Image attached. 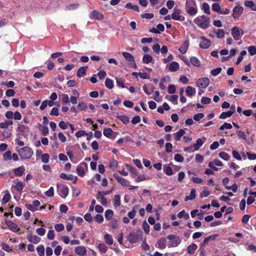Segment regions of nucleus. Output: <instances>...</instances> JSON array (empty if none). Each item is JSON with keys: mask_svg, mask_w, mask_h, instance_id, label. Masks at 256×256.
<instances>
[{"mask_svg": "<svg viewBox=\"0 0 256 256\" xmlns=\"http://www.w3.org/2000/svg\"><path fill=\"white\" fill-rule=\"evenodd\" d=\"M194 22L201 28L206 29L209 26L210 19L208 16L202 15L196 17Z\"/></svg>", "mask_w": 256, "mask_h": 256, "instance_id": "1", "label": "nucleus"}, {"mask_svg": "<svg viewBox=\"0 0 256 256\" xmlns=\"http://www.w3.org/2000/svg\"><path fill=\"white\" fill-rule=\"evenodd\" d=\"M186 11L190 16H194L198 12V8L194 0H186Z\"/></svg>", "mask_w": 256, "mask_h": 256, "instance_id": "2", "label": "nucleus"}, {"mask_svg": "<svg viewBox=\"0 0 256 256\" xmlns=\"http://www.w3.org/2000/svg\"><path fill=\"white\" fill-rule=\"evenodd\" d=\"M17 152L20 158L23 160L30 158L34 154L32 150L28 146L23 147L17 150Z\"/></svg>", "mask_w": 256, "mask_h": 256, "instance_id": "3", "label": "nucleus"}, {"mask_svg": "<svg viewBox=\"0 0 256 256\" xmlns=\"http://www.w3.org/2000/svg\"><path fill=\"white\" fill-rule=\"evenodd\" d=\"M57 189L58 194L62 198H66L68 194V188L65 185L58 184Z\"/></svg>", "mask_w": 256, "mask_h": 256, "instance_id": "4", "label": "nucleus"}, {"mask_svg": "<svg viewBox=\"0 0 256 256\" xmlns=\"http://www.w3.org/2000/svg\"><path fill=\"white\" fill-rule=\"evenodd\" d=\"M206 138L205 137H203L202 138H198L196 142L192 146L188 147L184 149V151H191L190 149L193 147L194 148V150H198L204 144V143L206 142ZM193 152L194 150H192Z\"/></svg>", "mask_w": 256, "mask_h": 256, "instance_id": "5", "label": "nucleus"}, {"mask_svg": "<svg viewBox=\"0 0 256 256\" xmlns=\"http://www.w3.org/2000/svg\"><path fill=\"white\" fill-rule=\"evenodd\" d=\"M244 32L242 30L238 27L234 26L232 29V35L236 40H240Z\"/></svg>", "mask_w": 256, "mask_h": 256, "instance_id": "6", "label": "nucleus"}, {"mask_svg": "<svg viewBox=\"0 0 256 256\" xmlns=\"http://www.w3.org/2000/svg\"><path fill=\"white\" fill-rule=\"evenodd\" d=\"M182 10L180 9L174 8V12L171 15V18L172 20H178L180 22L184 21L185 18L180 14Z\"/></svg>", "mask_w": 256, "mask_h": 256, "instance_id": "7", "label": "nucleus"}, {"mask_svg": "<svg viewBox=\"0 0 256 256\" xmlns=\"http://www.w3.org/2000/svg\"><path fill=\"white\" fill-rule=\"evenodd\" d=\"M210 83V80L208 78H199L196 82V86L199 88H206Z\"/></svg>", "mask_w": 256, "mask_h": 256, "instance_id": "8", "label": "nucleus"}, {"mask_svg": "<svg viewBox=\"0 0 256 256\" xmlns=\"http://www.w3.org/2000/svg\"><path fill=\"white\" fill-rule=\"evenodd\" d=\"M88 169V164L86 162H82L76 168V174L82 177L85 174V170Z\"/></svg>", "mask_w": 256, "mask_h": 256, "instance_id": "9", "label": "nucleus"}, {"mask_svg": "<svg viewBox=\"0 0 256 256\" xmlns=\"http://www.w3.org/2000/svg\"><path fill=\"white\" fill-rule=\"evenodd\" d=\"M243 10V7L239 4H237L232 10V17L234 18L235 20L238 18L242 14Z\"/></svg>", "mask_w": 256, "mask_h": 256, "instance_id": "10", "label": "nucleus"}, {"mask_svg": "<svg viewBox=\"0 0 256 256\" xmlns=\"http://www.w3.org/2000/svg\"><path fill=\"white\" fill-rule=\"evenodd\" d=\"M40 202L39 200H34L33 201L32 204H26V206L28 210L32 212H34L38 210V208L40 206Z\"/></svg>", "mask_w": 256, "mask_h": 256, "instance_id": "11", "label": "nucleus"}, {"mask_svg": "<svg viewBox=\"0 0 256 256\" xmlns=\"http://www.w3.org/2000/svg\"><path fill=\"white\" fill-rule=\"evenodd\" d=\"M103 134L106 137L112 140H114L116 133L114 132L110 128H106L104 130Z\"/></svg>", "mask_w": 256, "mask_h": 256, "instance_id": "12", "label": "nucleus"}, {"mask_svg": "<svg viewBox=\"0 0 256 256\" xmlns=\"http://www.w3.org/2000/svg\"><path fill=\"white\" fill-rule=\"evenodd\" d=\"M90 19L102 20L104 18L103 14L98 10H93L89 14Z\"/></svg>", "mask_w": 256, "mask_h": 256, "instance_id": "13", "label": "nucleus"}, {"mask_svg": "<svg viewBox=\"0 0 256 256\" xmlns=\"http://www.w3.org/2000/svg\"><path fill=\"white\" fill-rule=\"evenodd\" d=\"M168 240H170L169 247H176L180 244L179 238L174 235H169L168 236Z\"/></svg>", "mask_w": 256, "mask_h": 256, "instance_id": "14", "label": "nucleus"}, {"mask_svg": "<svg viewBox=\"0 0 256 256\" xmlns=\"http://www.w3.org/2000/svg\"><path fill=\"white\" fill-rule=\"evenodd\" d=\"M60 177L63 179L66 180H71L72 182L74 184H76L77 181V177L76 176H74L72 174H66L64 173H61L60 174Z\"/></svg>", "mask_w": 256, "mask_h": 256, "instance_id": "15", "label": "nucleus"}, {"mask_svg": "<svg viewBox=\"0 0 256 256\" xmlns=\"http://www.w3.org/2000/svg\"><path fill=\"white\" fill-rule=\"evenodd\" d=\"M200 39L202 41L200 43V46L202 48H208L210 46L211 42L209 40L204 36H201Z\"/></svg>", "mask_w": 256, "mask_h": 256, "instance_id": "16", "label": "nucleus"}, {"mask_svg": "<svg viewBox=\"0 0 256 256\" xmlns=\"http://www.w3.org/2000/svg\"><path fill=\"white\" fill-rule=\"evenodd\" d=\"M113 176L118 181V182L122 186H128V180L120 176L118 174H113Z\"/></svg>", "mask_w": 256, "mask_h": 256, "instance_id": "17", "label": "nucleus"}, {"mask_svg": "<svg viewBox=\"0 0 256 256\" xmlns=\"http://www.w3.org/2000/svg\"><path fill=\"white\" fill-rule=\"evenodd\" d=\"M74 252L77 254L84 256L86 254L87 250L84 246H78L75 248Z\"/></svg>", "mask_w": 256, "mask_h": 256, "instance_id": "18", "label": "nucleus"}, {"mask_svg": "<svg viewBox=\"0 0 256 256\" xmlns=\"http://www.w3.org/2000/svg\"><path fill=\"white\" fill-rule=\"evenodd\" d=\"M168 67L169 70L172 72H176L180 69V65L178 63L176 62H172Z\"/></svg>", "mask_w": 256, "mask_h": 256, "instance_id": "19", "label": "nucleus"}, {"mask_svg": "<svg viewBox=\"0 0 256 256\" xmlns=\"http://www.w3.org/2000/svg\"><path fill=\"white\" fill-rule=\"evenodd\" d=\"M6 224L8 228L14 232H17L20 230L18 226L14 222L10 220L6 222Z\"/></svg>", "mask_w": 256, "mask_h": 256, "instance_id": "20", "label": "nucleus"}, {"mask_svg": "<svg viewBox=\"0 0 256 256\" xmlns=\"http://www.w3.org/2000/svg\"><path fill=\"white\" fill-rule=\"evenodd\" d=\"M189 44V40H186L182 45L179 48V51L182 54L186 53L188 48Z\"/></svg>", "mask_w": 256, "mask_h": 256, "instance_id": "21", "label": "nucleus"}, {"mask_svg": "<svg viewBox=\"0 0 256 256\" xmlns=\"http://www.w3.org/2000/svg\"><path fill=\"white\" fill-rule=\"evenodd\" d=\"M24 171L25 168L24 166H20L14 170V172L15 176H22L24 174Z\"/></svg>", "mask_w": 256, "mask_h": 256, "instance_id": "22", "label": "nucleus"}, {"mask_svg": "<svg viewBox=\"0 0 256 256\" xmlns=\"http://www.w3.org/2000/svg\"><path fill=\"white\" fill-rule=\"evenodd\" d=\"M185 133L186 132L184 130H180L178 132L174 134V140L176 141H180L181 138L184 136Z\"/></svg>", "mask_w": 256, "mask_h": 256, "instance_id": "23", "label": "nucleus"}, {"mask_svg": "<svg viewBox=\"0 0 256 256\" xmlns=\"http://www.w3.org/2000/svg\"><path fill=\"white\" fill-rule=\"evenodd\" d=\"M186 92L188 96H192L195 95L196 93V88L194 87L188 86L186 90Z\"/></svg>", "mask_w": 256, "mask_h": 256, "instance_id": "24", "label": "nucleus"}, {"mask_svg": "<svg viewBox=\"0 0 256 256\" xmlns=\"http://www.w3.org/2000/svg\"><path fill=\"white\" fill-rule=\"evenodd\" d=\"M87 66H82L77 71L76 75L78 77L81 78L84 75L86 74V72L88 68Z\"/></svg>", "mask_w": 256, "mask_h": 256, "instance_id": "25", "label": "nucleus"}, {"mask_svg": "<svg viewBox=\"0 0 256 256\" xmlns=\"http://www.w3.org/2000/svg\"><path fill=\"white\" fill-rule=\"evenodd\" d=\"M29 242L34 244H38L40 242V238L36 235H30L28 236Z\"/></svg>", "mask_w": 256, "mask_h": 256, "instance_id": "26", "label": "nucleus"}, {"mask_svg": "<svg viewBox=\"0 0 256 256\" xmlns=\"http://www.w3.org/2000/svg\"><path fill=\"white\" fill-rule=\"evenodd\" d=\"M190 63L194 66L200 67L201 62L199 60L196 56H192L190 58Z\"/></svg>", "mask_w": 256, "mask_h": 256, "instance_id": "27", "label": "nucleus"}, {"mask_svg": "<svg viewBox=\"0 0 256 256\" xmlns=\"http://www.w3.org/2000/svg\"><path fill=\"white\" fill-rule=\"evenodd\" d=\"M124 58L128 62H134V56L130 53L126 52H122V53Z\"/></svg>", "mask_w": 256, "mask_h": 256, "instance_id": "28", "label": "nucleus"}, {"mask_svg": "<svg viewBox=\"0 0 256 256\" xmlns=\"http://www.w3.org/2000/svg\"><path fill=\"white\" fill-rule=\"evenodd\" d=\"M96 198L98 200L100 199V203L103 206H106L107 204V200L105 196L103 194H100V192H98L96 195Z\"/></svg>", "mask_w": 256, "mask_h": 256, "instance_id": "29", "label": "nucleus"}, {"mask_svg": "<svg viewBox=\"0 0 256 256\" xmlns=\"http://www.w3.org/2000/svg\"><path fill=\"white\" fill-rule=\"evenodd\" d=\"M24 186V184L22 181H18L14 186L15 189L20 192Z\"/></svg>", "mask_w": 256, "mask_h": 256, "instance_id": "30", "label": "nucleus"}, {"mask_svg": "<svg viewBox=\"0 0 256 256\" xmlns=\"http://www.w3.org/2000/svg\"><path fill=\"white\" fill-rule=\"evenodd\" d=\"M10 198L11 196L10 194L8 192H6V194H4L3 198L2 200V204H5L10 201Z\"/></svg>", "mask_w": 256, "mask_h": 256, "instance_id": "31", "label": "nucleus"}, {"mask_svg": "<svg viewBox=\"0 0 256 256\" xmlns=\"http://www.w3.org/2000/svg\"><path fill=\"white\" fill-rule=\"evenodd\" d=\"M116 118H118L120 121L124 124H127L130 122V118L128 117L125 115H119L117 116Z\"/></svg>", "mask_w": 256, "mask_h": 256, "instance_id": "32", "label": "nucleus"}, {"mask_svg": "<svg viewBox=\"0 0 256 256\" xmlns=\"http://www.w3.org/2000/svg\"><path fill=\"white\" fill-rule=\"evenodd\" d=\"M166 240L164 238H160L158 240V248L160 249H164L166 248Z\"/></svg>", "mask_w": 256, "mask_h": 256, "instance_id": "33", "label": "nucleus"}, {"mask_svg": "<svg viewBox=\"0 0 256 256\" xmlns=\"http://www.w3.org/2000/svg\"><path fill=\"white\" fill-rule=\"evenodd\" d=\"M233 113L234 112L231 110L227 112H223L220 114L219 118L220 119H226L231 116Z\"/></svg>", "mask_w": 256, "mask_h": 256, "instance_id": "34", "label": "nucleus"}, {"mask_svg": "<svg viewBox=\"0 0 256 256\" xmlns=\"http://www.w3.org/2000/svg\"><path fill=\"white\" fill-rule=\"evenodd\" d=\"M170 76H166L162 78L160 82V87L162 90H164L166 88L164 82H166V81H169L170 80Z\"/></svg>", "mask_w": 256, "mask_h": 256, "instance_id": "35", "label": "nucleus"}, {"mask_svg": "<svg viewBox=\"0 0 256 256\" xmlns=\"http://www.w3.org/2000/svg\"><path fill=\"white\" fill-rule=\"evenodd\" d=\"M79 6V4L78 3H75L73 4H70L66 6L65 7L66 10H72L77 9Z\"/></svg>", "mask_w": 256, "mask_h": 256, "instance_id": "36", "label": "nucleus"}, {"mask_svg": "<svg viewBox=\"0 0 256 256\" xmlns=\"http://www.w3.org/2000/svg\"><path fill=\"white\" fill-rule=\"evenodd\" d=\"M196 192L195 189H192L190 191V195L185 198V201L194 200L196 197Z\"/></svg>", "mask_w": 256, "mask_h": 256, "instance_id": "37", "label": "nucleus"}, {"mask_svg": "<svg viewBox=\"0 0 256 256\" xmlns=\"http://www.w3.org/2000/svg\"><path fill=\"white\" fill-rule=\"evenodd\" d=\"M198 246L195 244H192L188 248L187 252L188 253L193 254L197 249Z\"/></svg>", "mask_w": 256, "mask_h": 256, "instance_id": "38", "label": "nucleus"}, {"mask_svg": "<svg viewBox=\"0 0 256 256\" xmlns=\"http://www.w3.org/2000/svg\"><path fill=\"white\" fill-rule=\"evenodd\" d=\"M13 124V122L12 120H6L4 122L0 123V128H6L9 126Z\"/></svg>", "mask_w": 256, "mask_h": 256, "instance_id": "39", "label": "nucleus"}, {"mask_svg": "<svg viewBox=\"0 0 256 256\" xmlns=\"http://www.w3.org/2000/svg\"><path fill=\"white\" fill-rule=\"evenodd\" d=\"M120 204V196L119 194H116L114 197V206L118 207Z\"/></svg>", "mask_w": 256, "mask_h": 256, "instance_id": "40", "label": "nucleus"}, {"mask_svg": "<svg viewBox=\"0 0 256 256\" xmlns=\"http://www.w3.org/2000/svg\"><path fill=\"white\" fill-rule=\"evenodd\" d=\"M104 238L106 242L109 245H111L113 244V239L111 235L106 234L104 236Z\"/></svg>", "mask_w": 256, "mask_h": 256, "instance_id": "41", "label": "nucleus"}, {"mask_svg": "<svg viewBox=\"0 0 256 256\" xmlns=\"http://www.w3.org/2000/svg\"><path fill=\"white\" fill-rule=\"evenodd\" d=\"M152 57L149 54H146L142 58V62L145 64H149L152 62Z\"/></svg>", "mask_w": 256, "mask_h": 256, "instance_id": "42", "label": "nucleus"}, {"mask_svg": "<svg viewBox=\"0 0 256 256\" xmlns=\"http://www.w3.org/2000/svg\"><path fill=\"white\" fill-rule=\"evenodd\" d=\"M164 171L168 176H172L173 174L172 168L167 165L164 166Z\"/></svg>", "mask_w": 256, "mask_h": 256, "instance_id": "43", "label": "nucleus"}, {"mask_svg": "<svg viewBox=\"0 0 256 256\" xmlns=\"http://www.w3.org/2000/svg\"><path fill=\"white\" fill-rule=\"evenodd\" d=\"M125 7L127 8L132 9L136 12H139L140 10L139 8L137 5H132L130 2L127 3Z\"/></svg>", "mask_w": 256, "mask_h": 256, "instance_id": "44", "label": "nucleus"}, {"mask_svg": "<svg viewBox=\"0 0 256 256\" xmlns=\"http://www.w3.org/2000/svg\"><path fill=\"white\" fill-rule=\"evenodd\" d=\"M218 156L222 159L224 160H228L230 158V156L228 154L224 152H220Z\"/></svg>", "mask_w": 256, "mask_h": 256, "instance_id": "45", "label": "nucleus"}, {"mask_svg": "<svg viewBox=\"0 0 256 256\" xmlns=\"http://www.w3.org/2000/svg\"><path fill=\"white\" fill-rule=\"evenodd\" d=\"M114 215V212L111 210H107L104 213V216L106 218L109 220L112 218Z\"/></svg>", "mask_w": 256, "mask_h": 256, "instance_id": "46", "label": "nucleus"}, {"mask_svg": "<svg viewBox=\"0 0 256 256\" xmlns=\"http://www.w3.org/2000/svg\"><path fill=\"white\" fill-rule=\"evenodd\" d=\"M38 254L40 256H44V246L40 245L36 248Z\"/></svg>", "mask_w": 256, "mask_h": 256, "instance_id": "47", "label": "nucleus"}, {"mask_svg": "<svg viewBox=\"0 0 256 256\" xmlns=\"http://www.w3.org/2000/svg\"><path fill=\"white\" fill-rule=\"evenodd\" d=\"M12 152L6 151L3 155V160L4 161H8L12 160Z\"/></svg>", "mask_w": 256, "mask_h": 256, "instance_id": "48", "label": "nucleus"}, {"mask_svg": "<svg viewBox=\"0 0 256 256\" xmlns=\"http://www.w3.org/2000/svg\"><path fill=\"white\" fill-rule=\"evenodd\" d=\"M178 216L179 218H184V219H186V220H188L189 218H190L189 214L188 213H186V212L184 210L180 212L178 214Z\"/></svg>", "mask_w": 256, "mask_h": 256, "instance_id": "49", "label": "nucleus"}, {"mask_svg": "<svg viewBox=\"0 0 256 256\" xmlns=\"http://www.w3.org/2000/svg\"><path fill=\"white\" fill-rule=\"evenodd\" d=\"M202 10L206 14H210V6L207 3L204 2L202 4Z\"/></svg>", "mask_w": 256, "mask_h": 256, "instance_id": "50", "label": "nucleus"}, {"mask_svg": "<svg viewBox=\"0 0 256 256\" xmlns=\"http://www.w3.org/2000/svg\"><path fill=\"white\" fill-rule=\"evenodd\" d=\"M236 134L239 138L244 140H246V136L244 132H242V130H238L236 131Z\"/></svg>", "mask_w": 256, "mask_h": 256, "instance_id": "51", "label": "nucleus"}, {"mask_svg": "<svg viewBox=\"0 0 256 256\" xmlns=\"http://www.w3.org/2000/svg\"><path fill=\"white\" fill-rule=\"evenodd\" d=\"M105 86L107 88L109 89L112 88L114 86L112 80L110 78H107L105 81Z\"/></svg>", "mask_w": 256, "mask_h": 256, "instance_id": "52", "label": "nucleus"}, {"mask_svg": "<svg viewBox=\"0 0 256 256\" xmlns=\"http://www.w3.org/2000/svg\"><path fill=\"white\" fill-rule=\"evenodd\" d=\"M216 37L218 38H222L224 37L225 33L222 29H218L216 32Z\"/></svg>", "mask_w": 256, "mask_h": 256, "instance_id": "53", "label": "nucleus"}, {"mask_svg": "<svg viewBox=\"0 0 256 256\" xmlns=\"http://www.w3.org/2000/svg\"><path fill=\"white\" fill-rule=\"evenodd\" d=\"M232 128V125L230 123L224 122L220 128V130H222L224 129H231Z\"/></svg>", "mask_w": 256, "mask_h": 256, "instance_id": "54", "label": "nucleus"}, {"mask_svg": "<svg viewBox=\"0 0 256 256\" xmlns=\"http://www.w3.org/2000/svg\"><path fill=\"white\" fill-rule=\"evenodd\" d=\"M50 156L48 154H42L41 156V160L42 162L46 164L49 162Z\"/></svg>", "mask_w": 256, "mask_h": 256, "instance_id": "55", "label": "nucleus"}, {"mask_svg": "<svg viewBox=\"0 0 256 256\" xmlns=\"http://www.w3.org/2000/svg\"><path fill=\"white\" fill-rule=\"evenodd\" d=\"M45 194L48 197L53 196L54 195V189L52 186L50 188L45 192Z\"/></svg>", "mask_w": 256, "mask_h": 256, "instance_id": "56", "label": "nucleus"}, {"mask_svg": "<svg viewBox=\"0 0 256 256\" xmlns=\"http://www.w3.org/2000/svg\"><path fill=\"white\" fill-rule=\"evenodd\" d=\"M248 50L251 56H254L256 54V47L255 46H250L248 47Z\"/></svg>", "mask_w": 256, "mask_h": 256, "instance_id": "57", "label": "nucleus"}, {"mask_svg": "<svg viewBox=\"0 0 256 256\" xmlns=\"http://www.w3.org/2000/svg\"><path fill=\"white\" fill-rule=\"evenodd\" d=\"M212 10L214 12H220V7L218 4L214 3L212 6Z\"/></svg>", "mask_w": 256, "mask_h": 256, "instance_id": "58", "label": "nucleus"}, {"mask_svg": "<svg viewBox=\"0 0 256 256\" xmlns=\"http://www.w3.org/2000/svg\"><path fill=\"white\" fill-rule=\"evenodd\" d=\"M78 108L80 110H84L87 108V106L84 102H80L78 105Z\"/></svg>", "mask_w": 256, "mask_h": 256, "instance_id": "59", "label": "nucleus"}, {"mask_svg": "<svg viewBox=\"0 0 256 256\" xmlns=\"http://www.w3.org/2000/svg\"><path fill=\"white\" fill-rule=\"evenodd\" d=\"M58 139L62 142L64 143L66 141V138L64 135L63 132H58Z\"/></svg>", "mask_w": 256, "mask_h": 256, "instance_id": "60", "label": "nucleus"}, {"mask_svg": "<svg viewBox=\"0 0 256 256\" xmlns=\"http://www.w3.org/2000/svg\"><path fill=\"white\" fill-rule=\"evenodd\" d=\"M98 248L99 250L102 253H105L107 251V247L104 244H102V243L100 244L98 246Z\"/></svg>", "mask_w": 256, "mask_h": 256, "instance_id": "61", "label": "nucleus"}, {"mask_svg": "<svg viewBox=\"0 0 256 256\" xmlns=\"http://www.w3.org/2000/svg\"><path fill=\"white\" fill-rule=\"evenodd\" d=\"M222 69L221 68L219 67V68H215L213 70H212L211 72H210V74L213 76H218L219 74L220 73L221 71H222Z\"/></svg>", "mask_w": 256, "mask_h": 256, "instance_id": "62", "label": "nucleus"}, {"mask_svg": "<svg viewBox=\"0 0 256 256\" xmlns=\"http://www.w3.org/2000/svg\"><path fill=\"white\" fill-rule=\"evenodd\" d=\"M210 194V192L208 191L207 188L204 187L203 190L200 194V197H206Z\"/></svg>", "mask_w": 256, "mask_h": 256, "instance_id": "63", "label": "nucleus"}, {"mask_svg": "<svg viewBox=\"0 0 256 256\" xmlns=\"http://www.w3.org/2000/svg\"><path fill=\"white\" fill-rule=\"evenodd\" d=\"M143 229L146 233L148 234L150 231V226L146 221H144L143 223Z\"/></svg>", "mask_w": 256, "mask_h": 256, "instance_id": "64", "label": "nucleus"}]
</instances>
